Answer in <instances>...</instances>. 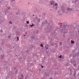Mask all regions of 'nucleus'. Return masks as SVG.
<instances>
[{
	"label": "nucleus",
	"mask_w": 79,
	"mask_h": 79,
	"mask_svg": "<svg viewBox=\"0 0 79 79\" xmlns=\"http://www.w3.org/2000/svg\"><path fill=\"white\" fill-rule=\"evenodd\" d=\"M58 5V4L57 3H56L55 4V6H57Z\"/></svg>",
	"instance_id": "7c9ffc66"
},
{
	"label": "nucleus",
	"mask_w": 79,
	"mask_h": 79,
	"mask_svg": "<svg viewBox=\"0 0 79 79\" xmlns=\"http://www.w3.org/2000/svg\"><path fill=\"white\" fill-rule=\"evenodd\" d=\"M0 32H2V33H3V30H2V29H1L0 30Z\"/></svg>",
	"instance_id": "a878e982"
},
{
	"label": "nucleus",
	"mask_w": 79,
	"mask_h": 79,
	"mask_svg": "<svg viewBox=\"0 0 79 79\" xmlns=\"http://www.w3.org/2000/svg\"><path fill=\"white\" fill-rule=\"evenodd\" d=\"M17 41H18V40H19V38L18 36H17Z\"/></svg>",
	"instance_id": "cd10ccee"
},
{
	"label": "nucleus",
	"mask_w": 79,
	"mask_h": 79,
	"mask_svg": "<svg viewBox=\"0 0 79 79\" xmlns=\"http://www.w3.org/2000/svg\"><path fill=\"white\" fill-rule=\"evenodd\" d=\"M78 74H79V73H78Z\"/></svg>",
	"instance_id": "0e129e2a"
},
{
	"label": "nucleus",
	"mask_w": 79,
	"mask_h": 79,
	"mask_svg": "<svg viewBox=\"0 0 79 79\" xmlns=\"http://www.w3.org/2000/svg\"><path fill=\"white\" fill-rule=\"evenodd\" d=\"M61 44H62V42H60V45H61Z\"/></svg>",
	"instance_id": "473e14b6"
},
{
	"label": "nucleus",
	"mask_w": 79,
	"mask_h": 79,
	"mask_svg": "<svg viewBox=\"0 0 79 79\" xmlns=\"http://www.w3.org/2000/svg\"><path fill=\"white\" fill-rule=\"evenodd\" d=\"M5 63H6V62L5 61Z\"/></svg>",
	"instance_id": "774afa93"
},
{
	"label": "nucleus",
	"mask_w": 79,
	"mask_h": 79,
	"mask_svg": "<svg viewBox=\"0 0 79 79\" xmlns=\"http://www.w3.org/2000/svg\"><path fill=\"white\" fill-rule=\"evenodd\" d=\"M70 76H71L72 74H69Z\"/></svg>",
	"instance_id": "6e6d98bb"
},
{
	"label": "nucleus",
	"mask_w": 79,
	"mask_h": 79,
	"mask_svg": "<svg viewBox=\"0 0 79 79\" xmlns=\"http://www.w3.org/2000/svg\"><path fill=\"white\" fill-rule=\"evenodd\" d=\"M54 36H55V37L56 36V34H55V35H54Z\"/></svg>",
	"instance_id": "c03bdc74"
},
{
	"label": "nucleus",
	"mask_w": 79,
	"mask_h": 79,
	"mask_svg": "<svg viewBox=\"0 0 79 79\" xmlns=\"http://www.w3.org/2000/svg\"><path fill=\"white\" fill-rule=\"evenodd\" d=\"M55 74H58V73H57V72H55Z\"/></svg>",
	"instance_id": "a211bd4d"
},
{
	"label": "nucleus",
	"mask_w": 79,
	"mask_h": 79,
	"mask_svg": "<svg viewBox=\"0 0 79 79\" xmlns=\"http://www.w3.org/2000/svg\"><path fill=\"white\" fill-rule=\"evenodd\" d=\"M76 71H75L74 72V73L73 75V76H74V77H76Z\"/></svg>",
	"instance_id": "6e6552de"
},
{
	"label": "nucleus",
	"mask_w": 79,
	"mask_h": 79,
	"mask_svg": "<svg viewBox=\"0 0 79 79\" xmlns=\"http://www.w3.org/2000/svg\"><path fill=\"white\" fill-rule=\"evenodd\" d=\"M63 33L64 34H66L67 33V32H64Z\"/></svg>",
	"instance_id": "58836bf2"
},
{
	"label": "nucleus",
	"mask_w": 79,
	"mask_h": 79,
	"mask_svg": "<svg viewBox=\"0 0 79 79\" xmlns=\"http://www.w3.org/2000/svg\"><path fill=\"white\" fill-rule=\"evenodd\" d=\"M29 79V76L28 75H27L25 77V79Z\"/></svg>",
	"instance_id": "1a4fd4ad"
},
{
	"label": "nucleus",
	"mask_w": 79,
	"mask_h": 79,
	"mask_svg": "<svg viewBox=\"0 0 79 79\" xmlns=\"http://www.w3.org/2000/svg\"><path fill=\"white\" fill-rule=\"evenodd\" d=\"M45 23H46V24H47V21L45 20Z\"/></svg>",
	"instance_id": "ea45409f"
},
{
	"label": "nucleus",
	"mask_w": 79,
	"mask_h": 79,
	"mask_svg": "<svg viewBox=\"0 0 79 79\" xmlns=\"http://www.w3.org/2000/svg\"><path fill=\"white\" fill-rule=\"evenodd\" d=\"M41 47H44V45H43V44H41L40 45Z\"/></svg>",
	"instance_id": "393cba45"
},
{
	"label": "nucleus",
	"mask_w": 79,
	"mask_h": 79,
	"mask_svg": "<svg viewBox=\"0 0 79 79\" xmlns=\"http://www.w3.org/2000/svg\"><path fill=\"white\" fill-rule=\"evenodd\" d=\"M50 32V30H49V31H48V32Z\"/></svg>",
	"instance_id": "5fc2aeb1"
},
{
	"label": "nucleus",
	"mask_w": 79,
	"mask_h": 79,
	"mask_svg": "<svg viewBox=\"0 0 79 79\" xmlns=\"http://www.w3.org/2000/svg\"><path fill=\"white\" fill-rule=\"evenodd\" d=\"M13 48H15V46L13 47Z\"/></svg>",
	"instance_id": "bf43d9fd"
},
{
	"label": "nucleus",
	"mask_w": 79,
	"mask_h": 79,
	"mask_svg": "<svg viewBox=\"0 0 79 79\" xmlns=\"http://www.w3.org/2000/svg\"><path fill=\"white\" fill-rule=\"evenodd\" d=\"M14 69H16V67H14Z\"/></svg>",
	"instance_id": "3c124183"
},
{
	"label": "nucleus",
	"mask_w": 79,
	"mask_h": 79,
	"mask_svg": "<svg viewBox=\"0 0 79 79\" xmlns=\"http://www.w3.org/2000/svg\"><path fill=\"white\" fill-rule=\"evenodd\" d=\"M1 58H3V57H4V55H2L1 56Z\"/></svg>",
	"instance_id": "f8f14e48"
},
{
	"label": "nucleus",
	"mask_w": 79,
	"mask_h": 79,
	"mask_svg": "<svg viewBox=\"0 0 79 79\" xmlns=\"http://www.w3.org/2000/svg\"><path fill=\"white\" fill-rule=\"evenodd\" d=\"M41 66L42 68H43L44 67V66H42V65H41Z\"/></svg>",
	"instance_id": "f704fd0d"
},
{
	"label": "nucleus",
	"mask_w": 79,
	"mask_h": 79,
	"mask_svg": "<svg viewBox=\"0 0 79 79\" xmlns=\"http://www.w3.org/2000/svg\"><path fill=\"white\" fill-rule=\"evenodd\" d=\"M21 76V78H19V79H24V75H23L22 74Z\"/></svg>",
	"instance_id": "423d86ee"
},
{
	"label": "nucleus",
	"mask_w": 79,
	"mask_h": 79,
	"mask_svg": "<svg viewBox=\"0 0 79 79\" xmlns=\"http://www.w3.org/2000/svg\"><path fill=\"white\" fill-rule=\"evenodd\" d=\"M77 2V0H75V2Z\"/></svg>",
	"instance_id": "864d4df0"
},
{
	"label": "nucleus",
	"mask_w": 79,
	"mask_h": 79,
	"mask_svg": "<svg viewBox=\"0 0 79 79\" xmlns=\"http://www.w3.org/2000/svg\"><path fill=\"white\" fill-rule=\"evenodd\" d=\"M28 3H29V2H28Z\"/></svg>",
	"instance_id": "338daca9"
},
{
	"label": "nucleus",
	"mask_w": 79,
	"mask_h": 79,
	"mask_svg": "<svg viewBox=\"0 0 79 79\" xmlns=\"http://www.w3.org/2000/svg\"><path fill=\"white\" fill-rule=\"evenodd\" d=\"M26 23L27 24H28L29 23V21H27Z\"/></svg>",
	"instance_id": "c756f323"
},
{
	"label": "nucleus",
	"mask_w": 79,
	"mask_h": 79,
	"mask_svg": "<svg viewBox=\"0 0 79 79\" xmlns=\"http://www.w3.org/2000/svg\"><path fill=\"white\" fill-rule=\"evenodd\" d=\"M3 20H0V24H1L2 23H3Z\"/></svg>",
	"instance_id": "dca6fc26"
},
{
	"label": "nucleus",
	"mask_w": 79,
	"mask_h": 79,
	"mask_svg": "<svg viewBox=\"0 0 79 79\" xmlns=\"http://www.w3.org/2000/svg\"><path fill=\"white\" fill-rule=\"evenodd\" d=\"M62 24V23H60V25H61V24Z\"/></svg>",
	"instance_id": "8fccbe9b"
},
{
	"label": "nucleus",
	"mask_w": 79,
	"mask_h": 79,
	"mask_svg": "<svg viewBox=\"0 0 79 79\" xmlns=\"http://www.w3.org/2000/svg\"><path fill=\"white\" fill-rule=\"evenodd\" d=\"M34 36H31V39H34Z\"/></svg>",
	"instance_id": "b1692460"
},
{
	"label": "nucleus",
	"mask_w": 79,
	"mask_h": 79,
	"mask_svg": "<svg viewBox=\"0 0 79 79\" xmlns=\"http://www.w3.org/2000/svg\"><path fill=\"white\" fill-rule=\"evenodd\" d=\"M18 72V71L17 70H16V71H15V74H17V72Z\"/></svg>",
	"instance_id": "412c9836"
},
{
	"label": "nucleus",
	"mask_w": 79,
	"mask_h": 79,
	"mask_svg": "<svg viewBox=\"0 0 79 79\" xmlns=\"http://www.w3.org/2000/svg\"><path fill=\"white\" fill-rule=\"evenodd\" d=\"M66 13H67V14H68V12H66Z\"/></svg>",
	"instance_id": "de8ad7c7"
},
{
	"label": "nucleus",
	"mask_w": 79,
	"mask_h": 79,
	"mask_svg": "<svg viewBox=\"0 0 79 79\" xmlns=\"http://www.w3.org/2000/svg\"><path fill=\"white\" fill-rule=\"evenodd\" d=\"M19 12H16V15H18V14H19Z\"/></svg>",
	"instance_id": "5701e85b"
},
{
	"label": "nucleus",
	"mask_w": 79,
	"mask_h": 79,
	"mask_svg": "<svg viewBox=\"0 0 79 79\" xmlns=\"http://www.w3.org/2000/svg\"><path fill=\"white\" fill-rule=\"evenodd\" d=\"M73 65L74 66H75V67L76 66V64H73Z\"/></svg>",
	"instance_id": "bb28decb"
},
{
	"label": "nucleus",
	"mask_w": 79,
	"mask_h": 79,
	"mask_svg": "<svg viewBox=\"0 0 79 79\" xmlns=\"http://www.w3.org/2000/svg\"><path fill=\"white\" fill-rule=\"evenodd\" d=\"M70 72H71V69H70Z\"/></svg>",
	"instance_id": "603ef678"
},
{
	"label": "nucleus",
	"mask_w": 79,
	"mask_h": 79,
	"mask_svg": "<svg viewBox=\"0 0 79 79\" xmlns=\"http://www.w3.org/2000/svg\"><path fill=\"white\" fill-rule=\"evenodd\" d=\"M65 9H66V8L64 7L63 6H62L61 10L62 11L63 13H66V12L65 11Z\"/></svg>",
	"instance_id": "7ed1b4c3"
},
{
	"label": "nucleus",
	"mask_w": 79,
	"mask_h": 79,
	"mask_svg": "<svg viewBox=\"0 0 79 79\" xmlns=\"http://www.w3.org/2000/svg\"><path fill=\"white\" fill-rule=\"evenodd\" d=\"M44 58H45V57H44Z\"/></svg>",
	"instance_id": "680f3d73"
},
{
	"label": "nucleus",
	"mask_w": 79,
	"mask_h": 79,
	"mask_svg": "<svg viewBox=\"0 0 79 79\" xmlns=\"http://www.w3.org/2000/svg\"><path fill=\"white\" fill-rule=\"evenodd\" d=\"M4 66H5V64Z\"/></svg>",
	"instance_id": "69168bd1"
},
{
	"label": "nucleus",
	"mask_w": 79,
	"mask_h": 79,
	"mask_svg": "<svg viewBox=\"0 0 79 79\" xmlns=\"http://www.w3.org/2000/svg\"><path fill=\"white\" fill-rule=\"evenodd\" d=\"M65 66H68V64H65Z\"/></svg>",
	"instance_id": "2f4dec72"
},
{
	"label": "nucleus",
	"mask_w": 79,
	"mask_h": 79,
	"mask_svg": "<svg viewBox=\"0 0 79 79\" xmlns=\"http://www.w3.org/2000/svg\"><path fill=\"white\" fill-rule=\"evenodd\" d=\"M59 12H60V10H59L58 12V13H59Z\"/></svg>",
	"instance_id": "4d7b16f0"
},
{
	"label": "nucleus",
	"mask_w": 79,
	"mask_h": 79,
	"mask_svg": "<svg viewBox=\"0 0 79 79\" xmlns=\"http://www.w3.org/2000/svg\"><path fill=\"white\" fill-rule=\"evenodd\" d=\"M9 24H12V22L11 21H9Z\"/></svg>",
	"instance_id": "aec40b11"
},
{
	"label": "nucleus",
	"mask_w": 79,
	"mask_h": 79,
	"mask_svg": "<svg viewBox=\"0 0 79 79\" xmlns=\"http://www.w3.org/2000/svg\"><path fill=\"white\" fill-rule=\"evenodd\" d=\"M63 26H62V25H60V30L61 32H63V31L66 28L67 25L65 24L64 23H63Z\"/></svg>",
	"instance_id": "f257e3e1"
},
{
	"label": "nucleus",
	"mask_w": 79,
	"mask_h": 79,
	"mask_svg": "<svg viewBox=\"0 0 79 79\" xmlns=\"http://www.w3.org/2000/svg\"><path fill=\"white\" fill-rule=\"evenodd\" d=\"M62 56V55H60V56H59V57H58V58H61V57Z\"/></svg>",
	"instance_id": "f3484780"
},
{
	"label": "nucleus",
	"mask_w": 79,
	"mask_h": 79,
	"mask_svg": "<svg viewBox=\"0 0 79 79\" xmlns=\"http://www.w3.org/2000/svg\"><path fill=\"white\" fill-rule=\"evenodd\" d=\"M76 55L77 54L76 53L75 54L73 55V59H72L73 60H71V61H70L71 63H74V56H76Z\"/></svg>",
	"instance_id": "f03ea898"
},
{
	"label": "nucleus",
	"mask_w": 79,
	"mask_h": 79,
	"mask_svg": "<svg viewBox=\"0 0 79 79\" xmlns=\"http://www.w3.org/2000/svg\"><path fill=\"white\" fill-rule=\"evenodd\" d=\"M3 44H4V43H3H3H2L1 44H2V45H4Z\"/></svg>",
	"instance_id": "79ce46f5"
},
{
	"label": "nucleus",
	"mask_w": 79,
	"mask_h": 79,
	"mask_svg": "<svg viewBox=\"0 0 79 79\" xmlns=\"http://www.w3.org/2000/svg\"><path fill=\"white\" fill-rule=\"evenodd\" d=\"M5 68L6 69H8V67L7 66H6V67H5Z\"/></svg>",
	"instance_id": "6ab92c4d"
},
{
	"label": "nucleus",
	"mask_w": 79,
	"mask_h": 79,
	"mask_svg": "<svg viewBox=\"0 0 79 79\" xmlns=\"http://www.w3.org/2000/svg\"><path fill=\"white\" fill-rule=\"evenodd\" d=\"M37 21H38V22H40V19H38Z\"/></svg>",
	"instance_id": "2eb2a0df"
},
{
	"label": "nucleus",
	"mask_w": 79,
	"mask_h": 79,
	"mask_svg": "<svg viewBox=\"0 0 79 79\" xmlns=\"http://www.w3.org/2000/svg\"><path fill=\"white\" fill-rule=\"evenodd\" d=\"M23 36H24V37H25L26 36V35H23Z\"/></svg>",
	"instance_id": "09e8293b"
},
{
	"label": "nucleus",
	"mask_w": 79,
	"mask_h": 79,
	"mask_svg": "<svg viewBox=\"0 0 79 79\" xmlns=\"http://www.w3.org/2000/svg\"><path fill=\"white\" fill-rule=\"evenodd\" d=\"M57 8H58V6H56L55 7L56 9H57Z\"/></svg>",
	"instance_id": "c9c22d12"
},
{
	"label": "nucleus",
	"mask_w": 79,
	"mask_h": 79,
	"mask_svg": "<svg viewBox=\"0 0 79 79\" xmlns=\"http://www.w3.org/2000/svg\"><path fill=\"white\" fill-rule=\"evenodd\" d=\"M27 53H28V50H27Z\"/></svg>",
	"instance_id": "a18cd8bd"
},
{
	"label": "nucleus",
	"mask_w": 79,
	"mask_h": 79,
	"mask_svg": "<svg viewBox=\"0 0 79 79\" xmlns=\"http://www.w3.org/2000/svg\"><path fill=\"white\" fill-rule=\"evenodd\" d=\"M54 3H55L54 1H51L50 4L51 5H53L54 4Z\"/></svg>",
	"instance_id": "39448f33"
},
{
	"label": "nucleus",
	"mask_w": 79,
	"mask_h": 79,
	"mask_svg": "<svg viewBox=\"0 0 79 79\" xmlns=\"http://www.w3.org/2000/svg\"><path fill=\"white\" fill-rule=\"evenodd\" d=\"M35 19L36 20V19H37V16L36 17H35Z\"/></svg>",
	"instance_id": "72a5a7b5"
},
{
	"label": "nucleus",
	"mask_w": 79,
	"mask_h": 79,
	"mask_svg": "<svg viewBox=\"0 0 79 79\" xmlns=\"http://www.w3.org/2000/svg\"><path fill=\"white\" fill-rule=\"evenodd\" d=\"M13 7H15V6H16V5L15 4H14L12 5Z\"/></svg>",
	"instance_id": "9d476101"
},
{
	"label": "nucleus",
	"mask_w": 79,
	"mask_h": 79,
	"mask_svg": "<svg viewBox=\"0 0 79 79\" xmlns=\"http://www.w3.org/2000/svg\"><path fill=\"white\" fill-rule=\"evenodd\" d=\"M12 1H13V0H12Z\"/></svg>",
	"instance_id": "e2e57ef3"
},
{
	"label": "nucleus",
	"mask_w": 79,
	"mask_h": 79,
	"mask_svg": "<svg viewBox=\"0 0 79 79\" xmlns=\"http://www.w3.org/2000/svg\"><path fill=\"white\" fill-rule=\"evenodd\" d=\"M73 10V9L71 8H70L69 7H68V8H67V11H72Z\"/></svg>",
	"instance_id": "20e7f679"
},
{
	"label": "nucleus",
	"mask_w": 79,
	"mask_h": 79,
	"mask_svg": "<svg viewBox=\"0 0 79 79\" xmlns=\"http://www.w3.org/2000/svg\"><path fill=\"white\" fill-rule=\"evenodd\" d=\"M2 50V48L1 47H0V50Z\"/></svg>",
	"instance_id": "a19ab883"
},
{
	"label": "nucleus",
	"mask_w": 79,
	"mask_h": 79,
	"mask_svg": "<svg viewBox=\"0 0 79 79\" xmlns=\"http://www.w3.org/2000/svg\"><path fill=\"white\" fill-rule=\"evenodd\" d=\"M71 44H74V41H73V40H71Z\"/></svg>",
	"instance_id": "ddd939ff"
},
{
	"label": "nucleus",
	"mask_w": 79,
	"mask_h": 79,
	"mask_svg": "<svg viewBox=\"0 0 79 79\" xmlns=\"http://www.w3.org/2000/svg\"><path fill=\"white\" fill-rule=\"evenodd\" d=\"M11 35H8V38L9 39H10V38H11Z\"/></svg>",
	"instance_id": "9b49d317"
},
{
	"label": "nucleus",
	"mask_w": 79,
	"mask_h": 79,
	"mask_svg": "<svg viewBox=\"0 0 79 79\" xmlns=\"http://www.w3.org/2000/svg\"><path fill=\"white\" fill-rule=\"evenodd\" d=\"M52 46H54V45H55V44H54V43H52Z\"/></svg>",
	"instance_id": "c85d7f7f"
},
{
	"label": "nucleus",
	"mask_w": 79,
	"mask_h": 79,
	"mask_svg": "<svg viewBox=\"0 0 79 79\" xmlns=\"http://www.w3.org/2000/svg\"><path fill=\"white\" fill-rule=\"evenodd\" d=\"M73 27L76 28V24L75 23L74 25H73Z\"/></svg>",
	"instance_id": "4be33fe9"
},
{
	"label": "nucleus",
	"mask_w": 79,
	"mask_h": 79,
	"mask_svg": "<svg viewBox=\"0 0 79 79\" xmlns=\"http://www.w3.org/2000/svg\"><path fill=\"white\" fill-rule=\"evenodd\" d=\"M47 25L48 26H47L48 28H50V27H51L49 23H48Z\"/></svg>",
	"instance_id": "0eeeda50"
},
{
	"label": "nucleus",
	"mask_w": 79,
	"mask_h": 79,
	"mask_svg": "<svg viewBox=\"0 0 79 79\" xmlns=\"http://www.w3.org/2000/svg\"><path fill=\"white\" fill-rule=\"evenodd\" d=\"M30 26H31V27H33V26H34V25L33 24H32V25H30Z\"/></svg>",
	"instance_id": "4468645a"
},
{
	"label": "nucleus",
	"mask_w": 79,
	"mask_h": 79,
	"mask_svg": "<svg viewBox=\"0 0 79 79\" xmlns=\"http://www.w3.org/2000/svg\"><path fill=\"white\" fill-rule=\"evenodd\" d=\"M27 34V32H26L25 33V34Z\"/></svg>",
	"instance_id": "13d9d810"
},
{
	"label": "nucleus",
	"mask_w": 79,
	"mask_h": 79,
	"mask_svg": "<svg viewBox=\"0 0 79 79\" xmlns=\"http://www.w3.org/2000/svg\"><path fill=\"white\" fill-rule=\"evenodd\" d=\"M42 25H43V24H44V22H42Z\"/></svg>",
	"instance_id": "37998d69"
},
{
	"label": "nucleus",
	"mask_w": 79,
	"mask_h": 79,
	"mask_svg": "<svg viewBox=\"0 0 79 79\" xmlns=\"http://www.w3.org/2000/svg\"><path fill=\"white\" fill-rule=\"evenodd\" d=\"M51 42H53V40H52V39H51Z\"/></svg>",
	"instance_id": "e433bc0d"
},
{
	"label": "nucleus",
	"mask_w": 79,
	"mask_h": 79,
	"mask_svg": "<svg viewBox=\"0 0 79 79\" xmlns=\"http://www.w3.org/2000/svg\"><path fill=\"white\" fill-rule=\"evenodd\" d=\"M33 16H34V15H33Z\"/></svg>",
	"instance_id": "052dcab7"
},
{
	"label": "nucleus",
	"mask_w": 79,
	"mask_h": 79,
	"mask_svg": "<svg viewBox=\"0 0 79 79\" xmlns=\"http://www.w3.org/2000/svg\"><path fill=\"white\" fill-rule=\"evenodd\" d=\"M70 74H72V72H70Z\"/></svg>",
	"instance_id": "49530a36"
},
{
	"label": "nucleus",
	"mask_w": 79,
	"mask_h": 79,
	"mask_svg": "<svg viewBox=\"0 0 79 79\" xmlns=\"http://www.w3.org/2000/svg\"><path fill=\"white\" fill-rule=\"evenodd\" d=\"M46 48L47 50L48 49V47H46Z\"/></svg>",
	"instance_id": "4c0bfd02"
}]
</instances>
